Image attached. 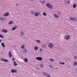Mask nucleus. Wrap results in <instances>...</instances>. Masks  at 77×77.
Wrapping results in <instances>:
<instances>
[{
	"label": "nucleus",
	"instance_id": "1",
	"mask_svg": "<svg viewBox=\"0 0 77 77\" xmlns=\"http://www.w3.org/2000/svg\"><path fill=\"white\" fill-rule=\"evenodd\" d=\"M46 6L48 7V8L49 9H53V6L52 5H51L49 3H47L46 4Z\"/></svg>",
	"mask_w": 77,
	"mask_h": 77
},
{
	"label": "nucleus",
	"instance_id": "2",
	"mask_svg": "<svg viewBox=\"0 0 77 77\" xmlns=\"http://www.w3.org/2000/svg\"><path fill=\"white\" fill-rule=\"evenodd\" d=\"M70 38V35H67L64 37V38L66 40H68Z\"/></svg>",
	"mask_w": 77,
	"mask_h": 77
},
{
	"label": "nucleus",
	"instance_id": "3",
	"mask_svg": "<svg viewBox=\"0 0 77 77\" xmlns=\"http://www.w3.org/2000/svg\"><path fill=\"white\" fill-rule=\"evenodd\" d=\"M35 59L37 60H39V61H41V60H42V58L41 57H36L35 58Z\"/></svg>",
	"mask_w": 77,
	"mask_h": 77
},
{
	"label": "nucleus",
	"instance_id": "4",
	"mask_svg": "<svg viewBox=\"0 0 77 77\" xmlns=\"http://www.w3.org/2000/svg\"><path fill=\"white\" fill-rule=\"evenodd\" d=\"M70 19L71 20H73V21H77V17H75H75H70Z\"/></svg>",
	"mask_w": 77,
	"mask_h": 77
},
{
	"label": "nucleus",
	"instance_id": "5",
	"mask_svg": "<svg viewBox=\"0 0 77 77\" xmlns=\"http://www.w3.org/2000/svg\"><path fill=\"white\" fill-rule=\"evenodd\" d=\"M11 71L12 73H16L17 72V69H12Z\"/></svg>",
	"mask_w": 77,
	"mask_h": 77
},
{
	"label": "nucleus",
	"instance_id": "6",
	"mask_svg": "<svg viewBox=\"0 0 77 77\" xmlns=\"http://www.w3.org/2000/svg\"><path fill=\"white\" fill-rule=\"evenodd\" d=\"M9 15V12H6L4 14L3 16L4 17H8Z\"/></svg>",
	"mask_w": 77,
	"mask_h": 77
},
{
	"label": "nucleus",
	"instance_id": "7",
	"mask_svg": "<svg viewBox=\"0 0 77 77\" xmlns=\"http://www.w3.org/2000/svg\"><path fill=\"white\" fill-rule=\"evenodd\" d=\"M48 47L49 48H53V44L52 43H50L49 44Z\"/></svg>",
	"mask_w": 77,
	"mask_h": 77
},
{
	"label": "nucleus",
	"instance_id": "8",
	"mask_svg": "<svg viewBox=\"0 0 77 77\" xmlns=\"http://www.w3.org/2000/svg\"><path fill=\"white\" fill-rule=\"evenodd\" d=\"M0 60L2 61H3L4 62H8V60L7 59H5L4 58H2Z\"/></svg>",
	"mask_w": 77,
	"mask_h": 77
},
{
	"label": "nucleus",
	"instance_id": "9",
	"mask_svg": "<svg viewBox=\"0 0 77 77\" xmlns=\"http://www.w3.org/2000/svg\"><path fill=\"white\" fill-rule=\"evenodd\" d=\"M40 12H35V15L36 17H38V15H40Z\"/></svg>",
	"mask_w": 77,
	"mask_h": 77
},
{
	"label": "nucleus",
	"instance_id": "10",
	"mask_svg": "<svg viewBox=\"0 0 77 77\" xmlns=\"http://www.w3.org/2000/svg\"><path fill=\"white\" fill-rule=\"evenodd\" d=\"M42 46L43 48H45L47 47V45L45 44H43L42 45Z\"/></svg>",
	"mask_w": 77,
	"mask_h": 77
},
{
	"label": "nucleus",
	"instance_id": "11",
	"mask_svg": "<svg viewBox=\"0 0 77 77\" xmlns=\"http://www.w3.org/2000/svg\"><path fill=\"white\" fill-rule=\"evenodd\" d=\"M2 31L4 33H7L8 32V31H7V30L6 29H3L2 30Z\"/></svg>",
	"mask_w": 77,
	"mask_h": 77
},
{
	"label": "nucleus",
	"instance_id": "12",
	"mask_svg": "<svg viewBox=\"0 0 77 77\" xmlns=\"http://www.w3.org/2000/svg\"><path fill=\"white\" fill-rule=\"evenodd\" d=\"M11 52L12 51H9L8 52L9 56L10 57H12V54H11Z\"/></svg>",
	"mask_w": 77,
	"mask_h": 77
},
{
	"label": "nucleus",
	"instance_id": "13",
	"mask_svg": "<svg viewBox=\"0 0 77 77\" xmlns=\"http://www.w3.org/2000/svg\"><path fill=\"white\" fill-rule=\"evenodd\" d=\"M18 27V26H15L12 29H11L12 30H15L16 28H17Z\"/></svg>",
	"mask_w": 77,
	"mask_h": 77
},
{
	"label": "nucleus",
	"instance_id": "14",
	"mask_svg": "<svg viewBox=\"0 0 77 77\" xmlns=\"http://www.w3.org/2000/svg\"><path fill=\"white\" fill-rule=\"evenodd\" d=\"M5 44V43L4 42H2L1 43V45L4 48H5V45L4 44Z\"/></svg>",
	"mask_w": 77,
	"mask_h": 77
},
{
	"label": "nucleus",
	"instance_id": "15",
	"mask_svg": "<svg viewBox=\"0 0 77 77\" xmlns=\"http://www.w3.org/2000/svg\"><path fill=\"white\" fill-rule=\"evenodd\" d=\"M5 20V18L4 17L0 18V21H3V20Z\"/></svg>",
	"mask_w": 77,
	"mask_h": 77
},
{
	"label": "nucleus",
	"instance_id": "16",
	"mask_svg": "<svg viewBox=\"0 0 77 77\" xmlns=\"http://www.w3.org/2000/svg\"><path fill=\"white\" fill-rule=\"evenodd\" d=\"M14 66H17V65H18V64L16 63V62H15V61H14Z\"/></svg>",
	"mask_w": 77,
	"mask_h": 77
},
{
	"label": "nucleus",
	"instance_id": "17",
	"mask_svg": "<svg viewBox=\"0 0 77 77\" xmlns=\"http://www.w3.org/2000/svg\"><path fill=\"white\" fill-rule=\"evenodd\" d=\"M28 61V59H27V58H25L24 59V62H25L27 63V62Z\"/></svg>",
	"mask_w": 77,
	"mask_h": 77
},
{
	"label": "nucleus",
	"instance_id": "18",
	"mask_svg": "<svg viewBox=\"0 0 77 77\" xmlns=\"http://www.w3.org/2000/svg\"><path fill=\"white\" fill-rule=\"evenodd\" d=\"M14 24V21H10L8 23V24L10 25V24Z\"/></svg>",
	"mask_w": 77,
	"mask_h": 77
},
{
	"label": "nucleus",
	"instance_id": "19",
	"mask_svg": "<svg viewBox=\"0 0 77 77\" xmlns=\"http://www.w3.org/2000/svg\"><path fill=\"white\" fill-rule=\"evenodd\" d=\"M21 48L23 49H25V46H24V45H22L21 46Z\"/></svg>",
	"mask_w": 77,
	"mask_h": 77
},
{
	"label": "nucleus",
	"instance_id": "20",
	"mask_svg": "<svg viewBox=\"0 0 77 77\" xmlns=\"http://www.w3.org/2000/svg\"><path fill=\"white\" fill-rule=\"evenodd\" d=\"M50 61L51 62H54V60L53 59V58H50Z\"/></svg>",
	"mask_w": 77,
	"mask_h": 77
},
{
	"label": "nucleus",
	"instance_id": "21",
	"mask_svg": "<svg viewBox=\"0 0 77 77\" xmlns=\"http://www.w3.org/2000/svg\"><path fill=\"white\" fill-rule=\"evenodd\" d=\"M47 77H50V75L46 73V75H45Z\"/></svg>",
	"mask_w": 77,
	"mask_h": 77
},
{
	"label": "nucleus",
	"instance_id": "22",
	"mask_svg": "<svg viewBox=\"0 0 77 77\" xmlns=\"http://www.w3.org/2000/svg\"><path fill=\"white\" fill-rule=\"evenodd\" d=\"M34 49L35 50H38V46H36L35 47Z\"/></svg>",
	"mask_w": 77,
	"mask_h": 77
},
{
	"label": "nucleus",
	"instance_id": "23",
	"mask_svg": "<svg viewBox=\"0 0 77 77\" xmlns=\"http://www.w3.org/2000/svg\"><path fill=\"white\" fill-rule=\"evenodd\" d=\"M59 64L60 65H65V63L63 62H59Z\"/></svg>",
	"mask_w": 77,
	"mask_h": 77
},
{
	"label": "nucleus",
	"instance_id": "24",
	"mask_svg": "<svg viewBox=\"0 0 77 77\" xmlns=\"http://www.w3.org/2000/svg\"><path fill=\"white\" fill-rule=\"evenodd\" d=\"M54 17L56 18H59V17H58V16H57V15H56V14H55L54 15Z\"/></svg>",
	"mask_w": 77,
	"mask_h": 77
},
{
	"label": "nucleus",
	"instance_id": "25",
	"mask_svg": "<svg viewBox=\"0 0 77 77\" xmlns=\"http://www.w3.org/2000/svg\"><path fill=\"white\" fill-rule=\"evenodd\" d=\"M76 6V4H74L73 5V8H75Z\"/></svg>",
	"mask_w": 77,
	"mask_h": 77
},
{
	"label": "nucleus",
	"instance_id": "26",
	"mask_svg": "<svg viewBox=\"0 0 77 77\" xmlns=\"http://www.w3.org/2000/svg\"><path fill=\"white\" fill-rule=\"evenodd\" d=\"M73 64L74 65H77V62L76 61H75Z\"/></svg>",
	"mask_w": 77,
	"mask_h": 77
},
{
	"label": "nucleus",
	"instance_id": "27",
	"mask_svg": "<svg viewBox=\"0 0 77 77\" xmlns=\"http://www.w3.org/2000/svg\"><path fill=\"white\" fill-rule=\"evenodd\" d=\"M35 41L37 42L38 43H40L41 41H40V40H36Z\"/></svg>",
	"mask_w": 77,
	"mask_h": 77
},
{
	"label": "nucleus",
	"instance_id": "28",
	"mask_svg": "<svg viewBox=\"0 0 77 77\" xmlns=\"http://www.w3.org/2000/svg\"><path fill=\"white\" fill-rule=\"evenodd\" d=\"M43 15L44 16H46V15H47V14H46L45 12H44L43 13Z\"/></svg>",
	"mask_w": 77,
	"mask_h": 77
},
{
	"label": "nucleus",
	"instance_id": "29",
	"mask_svg": "<svg viewBox=\"0 0 77 77\" xmlns=\"http://www.w3.org/2000/svg\"><path fill=\"white\" fill-rule=\"evenodd\" d=\"M40 67H41V68H42V67H43V64L42 63L40 64Z\"/></svg>",
	"mask_w": 77,
	"mask_h": 77
},
{
	"label": "nucleus",
	"instance_id": "30",
	"mask_svg": "<svg viewBox=\"0 0 77 77\" xmlns=\"http://www.w3.org/2000/svg\"><path fill=\"white\" fill-rule=\"evenodd\" d=\"M20 35H21V36H23L24 35V32H21L20 33Z\"/></svg>",
	"mask_w": 77,
	"mask_h": 77
},
{
	"label": "nucleus",
	"instance_id": "31",
	"mask_svg": "<svg viewBox=\"0 0 77 77\" xmlns=\"http://www.w3.org/2000/svg\"><path fill=\"white\" fill-rule=\"evenodd\" d=\"M0 38H4V37H3V36L2 35L0 34Z\"/></svg>",
	"mask_w": 77,
	"mask_h": 77
},
{
	"label": "nucleus",
	"instance_id": "32",
	"mask_svg": "<svg viewBox=\"0 0 77 77\" xmlns=\"http://www.w3.org/2000/svg\"><path fill=\"white\" fill-rule=\"evenodd\" d=\"M46 73H47L45 72H42V74H43V75H46Z\"/></svg>",
	"mask_w": 77,
	"mask_h": 77
},
{
	"label": "nucleus",
	"instance_id": "33",
	"mask_svg": "<svg viewBox=\"0 0 77 77\" xmlns=\"http://www.w3.org/2000/svg\"><path fill=\"white\" fill-rule=\"evenodd\" d=\"M27 49H25L23 51V53H26L27 52Z\"/></svg>",
	"mask_w": 77,
	"mask_h": 77
},
{
	"label": "nucleus",
	"instance_id": "34",
	"mask_svg": "<svg viewBox=\"0 0 77 77\" xmlns=\"http://www.w3.org/2000/svg\"><path fill=\"white\" fill-rule=\"evenodd\" d=\"M31 13L32 15H33L34 14V11H31Z\"/></svg>",
	"mask_w": 77,
	"mask_h": 77
},
{
	"label": "nucleus",
	"instance_id": "35",
	"mask_svg": "<svg viewBox=\"0 0 77 77\" xmlns=\"http://www.w3.org/2000/svg\"><path fill=\"white\" fill-rule=\"evenodd\" d=\"M57 14H58V15H60V12L58 11Z\"/></svg>",
	"mask_w": 77,
	"mask_h": 77
},
{
	"label": "nucleus",
	"instance_id": "36",
	"mask_svg": "<svg viewBox=\"0 0 77 77\" xmlns=\"http://www.w3.org/2000/svg\"><path fill=\"white\" fill-rule=\"evenodd\" d=\"M74 57L75 59H77V56H74Z\"/></svg>",
	"mask_w": 77,
	"mask_h": 77
},
{
	"label": "nucleus",
	"instance_id": "37",
	"mask_svg": "<svg viewBox=\"0 0 77 77\" xmlns=\"http://www.w3.org/2000/svg\"><path fill=\"white\" fill-rule=\"evenodd\" d=\"M70 3V1H67L68 4H69V3Z\"/></svg>",
	"mask_w": 77,
	"mask_h": 77
},
{
	"label": "nucleus",
	"instance_id": "38",
	"mask_svg": "<svg viewBox=\"0 0 77 77\" xmlns=\"http://www.w3.org/2000/svg\"><path fill=\"white\" fill-rule=\"evenodd\" d=\"M42 3L43 4H45V3H46V2L45 1H44L42 2Z\"/></svg>",
	"mask_w": 77,
	"mask_h": 77
},
{
	"label": "nucleus",
	"instance_id": "39",
	"mask_svg": "<svg viewBox=\"0 0 77 77\" xmlns=\"http://www.w3.org/2000/svg\"><path fill=\"white\" fill-rule=\"evenodd\" d=\"M16 6H19V4H18V3H17V4H16Z\"/></svg>",
	"mask_w": 77,
	"mask_h": 77
},
{
	"label": "nucleus",
	"instance_id": "40",
	"mask_svg": "<svg viewBox=\"0 0 77 77\" xmlns=\"http://www.w3.org/2000/svg\"><path fill=\"white\" fill-rule=\"evenodd\" d=\"M49 66L51 68H53V66H51V65H49Z\"/></svg>",
	"mask_w": 77,
	"mask_h": 77
},
{
	"label": "nucleus",
	"instance_id": "41",
	"mask_svg": "<svg viewBox=\"0 0 77 77\" xmlns=\"http://www.w3.org/2000/svg\"><path fill=\"white\" fill-rule=\"evenodd\" d=\"M36 69H38V70H39V69L37 67L36 68Z\"/></svg>",
	"mask_w": 77,
	"mask_h": 77
},
{
	"label": "nucleus",
	"instance_id": "42",
	"mask_svg": "<svg viewBox=\"0 0 77 77\" xmlns=\"http://www.w3.org/2000/svg\"><path fill=\"white\" fill-rule=\"evenodd\" d=\"M14 60H15V59H14V58H13L12 59V60H13V61H14Z\"/></svg>",
	"mask_w": 77,
	"mask_h": 77
},
{
	"label": "nucleus",
	"instance_id": "43",
	"mask_svg": "<svg viewBox=\"0 0 77 77\" xmlns=\"http://www.w3.org/2000/svg\"><path fill=\"white\" fill-rule=\"evenodd\" d=\"M40 51H42V49H40Z\"/></svg>",
	"mask_w": 77,
	"mask_h": 77
},
{
	"label": "nucleus",
	"instance_id": "44",
	"mask_svg": "<svg viewBox=\"0 0 77 77\" xmlns=\"http://www.w3.org/2000/svg\"><path fill=\"white\" fill-rule=\"evenodd\" d=\"M58 48V49H60V48Z\"/></svg>",
	"mask_w": 77,
	"mask_h": 77
},
{
	"label": "nucleus",
	"instance_id": "45",
	"mask_svg": "<svg viewBox=\"0 0 77 77\" xmlns=\"http://www.w3.org/2000/svg\"><path fill=\"white\" fill-rule=\"evenodd\" d=\"M1 42H2V41H1V40H0V43H1Z\"/></svg>",
	"mask_w": 77,
	"mask_h": 77
},
{
	"label": "nucleus",
	"instance_id": "46",
	"mask_svg": "<svg viewBox=\"0 0 77 77\" xmlns=\"http://www.w3.org/2000/svg\"><path fill=\"white\" fill-rule=\"evenodd\" d=\"M56 69H58V67H57V68H56Z\"/></svg>",
	"mask_w": 77,
	"mask_h": 77
},
{
	"label": "nucleus",
	"instance_id": "47",
	"mask_svg": "<svg viewBox=\"0 0 77 77\" xmlns=\"http://www.w3.org/2000/svg\"><path fill=\"white\" fill-rule=\"evenodd\" d=\"M31 1H32V2H33V0H31Z\"/></svg>",
	"mask_w": 77,
	"mask_h": 77
}]
</instances>
